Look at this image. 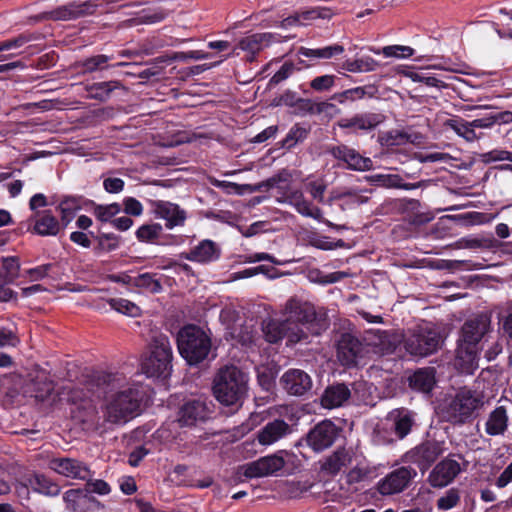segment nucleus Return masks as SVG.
<instances>
[{"label":"nucleus","instance_id":"1","mask_svg":"<svg viewBox=\"0 0 512 512\" xmlns=\"http://www.w3.org/2000/svg\"><path fill=\"white\" fill-rule=\"evenodd\" d=\"M213 394L230 412L237 411L242 405L248 391V376L234 365L219 369L213 380Z\"/></svg>","mask_w":512,"mask_h":512},{"label":"nucleus","instance_id":"2","mask_svg":"<svg viewBox=\"0 0 512 512\" xmlns=\"http://www.w3.org/2000/svg\"><path fill=\"white\" fill-rule=\"evenodd\" d=\"M176 342L179 354L190 366L206 360L212 347L210 336L195 324L183 326L177 333Z\"/></svg>","mask_w":512,"mask_h":512},{"label":"nucleus","instance_id":"3","mask_svg":"<svg viewBox=\"0 0 512 512\" xmlns=\"http://www.w3.org/2000/svg\"><path fill=\"white\" fill-rule=\"evenodd\" d=\"M146 397L144 387L140 384H133L123 390L117 391L107 404V415L109 421L119 423L128 417L138 415L141 403Z\"/></svg>","mask_w":512,"mask_h":512},{"label":"nucleus","instance_id":"4","mask_svg":"<svg viewBox=\"0 0 512 512\" xmlns=\"http://www.w3.org/2000/svg\"><path fill=\"white\" fill-rule=\"evenodd\" d=\"M173 352L166 335L153 338L150 354L141 364L143 373L149 378L166 379L171 375Z\"/></svg>","mask_w":512,"mask_h":512},{"label":"nucleus","instance_id":"5","mask_svg":"<svg viewBox=\"0 0 512 512\" xmlns=\"http://www.w3.org/2000/svg\"><path fill=\"white\" fill-rule=\"evenodd\" d=\"M443 342L440 332L429 324L420 325L404 339V348L412 356L427 357L438 351Z\"/></svg>","mask_w":512,"mask_h":512},{"label":"nucleus","instance_id":"6","mask_svg":"<svg viewBox=\"0 0 512 512\" xmlns=\"http://www.w3.org/2000/svg\"><path fill=\"white\" fill-rule=\"evenodd\" d=\"M481 405V399L471 389H460L444 409L446 420L452 424H463L469 421L473 413Z\"/></svg>","mask_w":512,"mask_h":512},{"label":"nucleus","instance_id":"7","mask_svg":"<svg viewBox=\"0 0 512 512\" xmlns=\"http://www.w3.org/2000/svg\"><path fill=\"white\" fill-rule=\"evenodd\" d=\"M263 333L267 342L275 344L287 339V345H294L308 340V333L295 325L291 320L270 319L263 325Z\"/></svg>","mask_w":512,"mask_h":512},{"label":"nucleus","instance_id":"8","mask_svg":"<svg viewBox=\"0 0 512 512\" xmlns=\"http://www.w3.org/2000/svg\"><path fill=\"white\" fill-rule=\"evenodd\" d=\"M445 442L426 439L405 453L406 462L417 465L422 473L426 472L445 452Z\"/></svg>","mask_w":512,"mask_h":512},{"label":"nucleus","instance_id":"9","mask_svg":"<svg viewBox=\"0 0 512 512\" xmlns=\"http://www.w3.org/2000/svg\"><path fill=\"white\" fill-rule=\"evenodd\" d=\"M341 429L331 420H323L312 427L305 436L308 447L320 453L330 448L339 437Z\"/></svg>","mask_w":512,"mask_h":512},{"label":"nucleus","instance_id":"10","mask_svg":"<svg viewBox=\"0 0 512 512\" xmlns=\"http://www.w3.org/2000/svg\"><path fill=\"white\" fill-rule=\"evenodd\" d=\"M287 309L290 310V317L287 320H291L295 325L303 328L310 335H319L322 330V325L317 319V314L313 306L308 303H299L296 301H290L287 305Z\"/></svg>","mask_w":512,"mask_h":512},{"label":"nucleus","instance_id":"11","mask_svg":"<svg viewBox=\"0 0 512 512\" xmlns=\"http://www.w3.org/2000/svg\"><path fill=\"white\" fill-rule=\"evenodd\" d=\"M283 454L287 455L286 451L280 450L274 454L267 455L243 465V475L246 478H260L273 475L280 471L285 466Z\"/></svg>","mask_w":512,"mask_h":512},{"label":"nucleus","instance_id":"12","mask_svg":"<svg viewBox=\"0 0 512 512\" xmlns=\"http://www.w3.org/2000/svg\"><path fill=\"white\" fill-rule=\"evenodd\" d=\"M279 385L290 396L303 397L313 387L311 376L302 369L290 368L279 379Z\"/></svg>","mask_w":512,"mask_h":512},{"label":"nucleus","instance_id":"13","mask_svg":"<svg viewBox=\"0 0 512 512\" xmlns=\"http://www.w3.org/2000/svg\"><path fill=\"white\" fill-rule=\"evenodd\" d=\"M416 476L417 471L411 466L399 467L378 482V491L382 495L400 493L408 487Z\"/></svg>","mask_w":512,"mask_h":512},{"label":"nucleus","instance_id":"14","mask_svg":"<svg viewBox=\"0 0 512 512\" xmlns=\"http://www.w3.org/2000/svg\"><path fill=\"white\" fill-rule=\"evenodd\" d=\"M212 410L206 400L189 399L178 411L180 426L192 427L211 418Z\"/></svg>","mask_w":512,"mask_h":512},{"label":"nucleus","instance_id":"15","mask_svg":"<svg viewBox=\"0 0 512 512\" xmlns=\"http://www.w3.org/2000/svg\"><path fill=\"white\" fill-rule=\"evenodd\" d=\"M98 5L90 0L84 2L72 1L45 13V18L53 21L76 20L93 15Z\"/></svg>","mask_w":512,"mask_h":512},{"label":"nucleus","instance_id":"16","mask_svg":"<svg viewBox=\"0 0 512 512\" xmlns=\"http://www.w3.org/2000/svg\"><path fill=\"white\" fill-rule=\"evenodd\" d=\"M126 378L119 372L97 371L90 377V390L97 398H106L109 393L115 392L124 387Z\"/></svg>","mask_w":512,"mask_h":512},{"label":"nucleus","instance_id":"17","mask_svg":"<svg viewBox=\"0 0 512 512\" xmlns=\"http://www.w3.org/2000/svg\"><path fill=\"white\" fill-rule=\"evenodd\" d=\"M327 152L338 161L345 164V167L353 171H367L373 166L369 157L362 156L357 150L345 144L328 147Z\"/></svg>","mask_w":512,"mask_h":512},{"label":"nucleus","instance_id":"18","mask_svg":"<svg viewBox=\"0 0 512 512\" xmlns=\"http://www.w3.org/2000/svg\"><path fill=\"white\" fill-rule=\"evenodd\" d=\"M275 34L265 32V33H254L243 37L239 40L237 45L234 47L232 53L228 54L225 59L230 56H238V49L247 53L246 60L249 62H253L256 60V56L266 47H269L271 43L274 41Z\"/></svg>","mask_w":512,"mask_h":512},{"label":"nucleus","instance_id":"19","mask_svg":"<svg viewBox=\"0 0 512 512\" xmlns=\"http://www.w3.org/2000/svg\"><path fill=\"white\" fill-rule=\"evenodd\" d=\"M221 255L222 249L217 242L211 239H203L188 252H182L180 257L191 262L208 265L217 262Z\"/></svg>","mask_w":512,"mask_h":512},{"label":"nucleus","instance_id":"20","mask_svg":"<svg viewBox=\"0 0 512 512\" xmlns=\"http://www.w3.org/2000/svg\"><path fill=\"white\" fill-rule=\"evenodd\" d=\"M461 471L458 461L448 456L433 467L427 481L433 488H444L451 484Z\"/></svg>","mask_w":512,"mask_h":512},{"label":"nucleus","instance_id":"21","mask_svg":"<svg viewBox=\"0 0 512 512\" xmlns=\"http://www.w3.org/2000/svg\"><path fill=\"white\" fill-rule=\"evenodd\" d=\"M50 468L59 475L76 480H87L93 476L89 466L75 458L58 457L50 461Z\"/></svg>","mask_w":512,"mask_h":512},{"label":"nucleus","instance_id":"22","mask_svg":"<svg viewBox=\"0 0 512 512\" xmlns=\"http://www.w3.org/2000/svg\"><path fill=\"white\" fill-rule=\"evenodd\" d=\"M384 114L379 112L357 113L352 117L341 118L337 124L341 129L357 133L359 131L370 132L385 121Z\"/></svg>","mask_w":512,"mask_h":512},{"label":"nucleus","instance_id":"23","mask_svg":"<svg viewBox=\"0 0 512 512\" xmlns=\"http://www.w3.org/2000/svg\"><path fill=\"white\" fill-rule=\"evenodd\" d=\"M363 352L364 345L357 337L349 333L341 335L337 344V357L343 366L349 368L357 366Z\"/></svg>","mask_w":512,"mask_h":512},{"label":"nucleus","instance_id":"24","mask_svg":"<svg viewBox=\"0 0 512 512\" xmlns=\"http://www.w3.org/2000/svg\"><path fill=\"white\" fill-rule=\"evenodd\" d=\"M292 433V427L285 420L276 418L268 421L254 434V442L263 447L275 444Z\"/></svg>","mask_w":512,"mask_h":512},{"label":"nucleus","instance_id":"25","mask_svg":"<svg viewBox=\"0 0 512 512\" xmlns=\"http://www.w3.org/2000/svg\"><path fill=\"white\" fill-rule=\"evenodd\" d=\"M54 388L55 383L50 374L44 369H39L29 373L25 392L38 401H45L53 393Z\"/></svg>","mask_w":512,"mask_h":512},{"label":"nucleus","instance_id":"26","mask_svg":"<svg viewBox=\"0 0 512 512\" xmlns=\"http://www.w3.org/2000/svg\"><path fill=\"white\" fill-rule=\"evenodd\" d=\"M153 213L157 218L166 221L165 226L168 229L184 226L187 219V212L178 204L165 200H155L152 202Z\"/></svg>","mask_w":512,"mask_h":512},{"label":"nucleus","instance_id":"27","mask_svg":"<svg viewBox=\"0 0 512 512\" xmlns=\"http://www.w3.org/2000/svg\"><path fill=\"white\" fill-rule=\"evenodd\" d=\"M489 326L490 321L487 317L476 316L472 319H468L461 327L460 336L457 342L479 347V343L488 332Z\"/></svg>","mask_w":512,"mask_h":512},{"label":"nucleus","instance_id":"28","mask_svg":"<svg viewBox=\"0 0 512 512\" xmlns=\"http://www.w3.org/2000/svg\"><path fill=\"white\" fill-rule=\"evenodd\" d=\"M66 509L71 512H89L102 507L100 501L89 495L85 488L69 489L63 495Z\"/></svg>","mask_w":512,"mask_h":512},{"label":"nucleus","instance_id":"29","mask_svg":"<svg viewBox=\"0 0 512 512\" xmlns=\"http://www.w3.org/2000/svg\"><path fill=\"white\" fill-rule=\"evenodd\" d=\"M64 230L65 226L50 209L37 211L34 225L30 229L33 234L42 237L58 236Z\"/></svg>","mask_w":512,"mask_h":512},{"label":"nucleus","instance_id":"30","mask_svg":"<svg viewBox=\"0 0 512 512\" xmlns=\"http://www.w3.org/2000/svg\"><path fill=\"white\" fill-rule=\"evenodd\" d=\"M480 348L457 342L455 367L464 374H473L478 368Z\"/></svg>","mask_w":512,"mask_h":512},{"label":"nucleus","instance_id":"31","mask_svg":"<svg viewBox=\"0 0 512 512\" xmlns=\"http://www.w3.org/2000/svg\"><path fill=\"white\" fill-rule=\"evenodd\" d=\"M87 201L89 199L81 195H65L60 199L56 206V212L59 213L60 221L65 228L75 218L79 210L82 208L88 209Z\"/></svg>","mask_w":512,"mask_h":512},{"label":"nucleus","instance_id":"32","mask_svg":"<svg viewBox=\"0 0 512 512\" xmlns=\"http://www.w3.org/2000/svg\"><path fill=\"white\" fill-rule=\"evenodd\" d=\"M351 397V390L345 383L328 385L321 397L320 404L323 408L334 409L343 406Z\"/></svg>","mask_w":512,"mask_h":512},{"label":"nucleus","instance_id":"33","mask_svg":"<svg viewBox=\"0 0 512 512\" xmlns=\"http://www.w3.org/2000/svg\"><path fill=\"white\" fill-rule=\"evenodd\" d=\"M24 486L30 487L34 492L55 497L61 492V487L49 477L40 473H32L24 477Z\"/></svg>","mask_w":512,"mask_h":512},{"label":"nucleus","instance_id":"34","mask_svg":"<svg viewBox=\"0 0 512 512\" xmlns=\"http://www.w3.org/2000/svg\"><path fill=\"white\" fill-rule=\"evenodd\" d=\"M435 383V369L433 367L419 368L408 377L409 387L422 393H430Z\"/></svg>","mask_w":512,"mask_h":512},{"label":"nucleus","instance_id":"35","mask_svg":"<svg viewBox=\"0 0 512 512\" xmlns=\"http://www.w3.org/2000/svg\"><path fill=\"white\" fill-rule=\"evenodd\" d=\"M349 461L350 456L345 447H339L332 454L319 461L320 469L324 474L335 476Z\"/></svg>","mask_w":512,"mask_h":512},{"label":"nucleus","instance_id":"36","mask_svg":"<svg viewBox=\"0 0 512 512\" xmlns=\"http://www.w3.org/2000/svg\"><path fill=\"white\" fill-rule=\"evenodd\" d=\"M512 122V111L493 110L480 118L472 120V126L477 129H491L495 125L509 124Z\"/></svg>","mask_w":512,"mask_h":512},{"label":"nucleus","instance_id":"37","mask_svg":"<svg viewBox=\"0 0 512 512\" xmlns=\"http://www.w3.org/2000/svg\"><path fill=\"white\" fill-rule=\"evenodd\" d=\"M416 413L402 408L393 412L394 417V434L399 439H404L412 430L415 425Z\"/></svg>","mask_w":512,"mask_h":512},{"label":"nucleus","instance_id":"38","mask_svg":"<svg viewBox=\"0 0 512 512\" xmlns=\"http://www.w3.org/2000/svg\"><path fill=\"white\" fill-rule=\"evenodd\" d=\"M508 416L504 406L496 407L488 416L485 432L490 436L502 435L507 430Z\"/></svg>","mask_w":512,"mask_h":512},{"label":"nucleus","instance_id":"39","mask_svg":"<svg viewBox=\"0 0 512 512\" xmlns=\"http://www.w3.org/2000/svg\"><path fill=\"white\" fill-rule=\"evenodd\" d=\"M369 198L367 196L361 195L356 191H345V192H337L334 193L329 198V203H337V205L341 208V210L346 209H355L358 206L367 203Z\"/></svg>","mask_w":512,"mask_h":512},{"label":"nucleus","instance_id":"40","mask_svg":"<svg viewBox=\"0 0 512 512\" xmlns=\"http://www.w3.org/2000/svg\"><path fill=\"white\" fill-rule=\"evenodd\" d=\"M122 244V237L115 233L102 232L95 237L93 253L96 256L116 251Z\"/></svg>","mask_w":512,"mask_h":512},{"label":"nucleus","instance_id":"41","mask_svg":"<svg viewBox=\"0 0 512 512\" xmlns=\"http://www.w3.org/2000/svg\"><path fill=\"white\" fill-rule=\"evenodd\" d=\"M311 131V125L308 123H296L288 131L285 138L280 142V146L290 150L297 144L304 142Z\"/></svg>","mask_w":512,"mask_h":512},{"label":"nucleus","instance_id":"42","mask_svg":"<svg viewBox=\"0 0 512 512\" xmlns=\"http://www.w3.org/2000/svg\"><path fill=\"white\" fill-rule=\"evenodd\" d=\"M212 57V54L209 52H205L203 50H190V51H181V52H173L172 54L161 55L154 59L157 64L169 65L174 61H187L188 59L193 60H202L209 59Z\"/></svg>","mask_w":512,"mask_h":512},{"label":"nucleus","instance_id":"43","mask_svg":"<svg viewBox=\"0 0 512 512\" xmlns=\"http://www.w3.org/2000/svg\"><path fill=\"white\" fill-rule=\"evenodd\" d=\"M88 209L92 210L93 215L102 223L114 220V217L122 211V206L117 203H111L107 205L97 204L95 201H87Z\"/></svg>","mask_w":512,"mask_h":512},{"label":"nucleus","instance_id":"44","mask_svg":"<svg viewBox=\"0 0 512 512\" xmlns=\"http://www.w3.org/2000/svg\"><path fill=\"white\" fill-rule=\"evenodd\" d=\"M446 126L452 129L458 136L469 142L479 139L481 136V134H478L472 126V121H467L461 117L448 119L446 121Z\"/></svg>","mask_w":512,"mask_h":512},{"label":"nucleus","instance_id":"45","mask_svg":"<svg viewBox=\"0 0 512 512\" xmlns=\"http://www.w3.org/2000/svg\"><path fill=\"white\" fill-rule=\"evenodd\" d=\"M344 52V47L339 44H333L321 48L300 47L297 51L298 55L310 59H330Z\"/></svg>","mask_w":512,"mask_h":512},{"label":"nucleus","instance_id":"46","mask_svg":"<svg viewBox=\"0 0 512 512\" xmlns=\"http://www.w3.org/2000/svg\"><path fill=\"white\" fill-rule=\"evenodd\" d=\"M377 92V89L374 85H366L362 87H354L342 91L340 93H335L332 96V99L337 101L340 104L345 103L347 100L355 101L364 98L365 96L372 97Z\"/></svg>","mask_w":512,"mask_h":512},{"label":"nucleus","instance_id":"47","mask_svg":"<svg viewBox=\"0 0 512 512\" xmlns=\"http://www.w3.org/2000/svg\"><path fill=\"white\" fill-rule=\"evenodd\" d=\"M380 66V63L371 56H363L358 59H347L342 63V68L351 73L372 72Z\"/></svg>","mask_w":512,"mask_h":512},{"label":"nucleus","instance_id":"48","mask_svg":"<svg viewBox=\"0 0 512 512\" xmlns=\"http://www.w3.org/2000/svg\"><path fill=\"white\" fill-rule=\"evenodd\" d=\"M134 287L151 294H158L163 290L162 283L157 274L145 272L135 276Z\"/></svg>","mask_w":512,"mask_h":512},{"label":"nucleus","instance_id":"49","mask_svg":"<svg viewBox=\"0 0 512 512\" xmlns=\"http://www.w3.org/2000/svg\"><path fill=\"white\" fill-rule=\"evenodd\" d=\"M119 86L120 83L118 81L96 82L88 85L86 90L89 94V98L105 101L110 97L111 92Z\"/></svg>","mask_w":512,"mask_h":512},{"label":"nucleus","instance_id":"50","mask_svg":"<svg viewBox=\"0 0 512 512\" xmlns=\"http://www.w3.org/2000/svg\"><path fill=\"white\" fill-rule=\"evenodd\" d=\"M330 106L332 105L327 102L315 103L311 99L300 97L293 113L298 116L321 114Z\"/></svg>","mask_w":512,"mask_h":512},{"label":"nucleus","instance_id":"51","mask_svg":"<svg viewBox=\"0 0 512 512\" xmlns=\"http://www.w3.org/2000/svg\"><path fill=\"white\" fill-rule=\"evenodd\" d=\"M163 228L159 223L143 224L135 232L139 242L158 244Z\"/></svg>","mask_w":512,"mask_h":512},{"label":"nucleus","instance_id":"52","mask_svg":"<svg viewBox=\"0 0 512 512\" xmlns=\"http://www.w3.org/2000/svg\"><path fill=\"white\" fill-rule=\"evenodd\" d=\"M108 304L114 310L130 317H137L141 314V309L134 302L124 298H111Z\"/></svg>","mask_w":512,"mask_h":512},{"label":"nucleus","instance_id":"53","mask_svg":"<svg viewBox=\"0 0 512 512\" xmlns=\"http://www.w3.org/2000/svg\"><path fill=\"white\" fill-rule=\"evenodd\" d=\"M112 56L99 54L88 57L80 62V67L85 73H92L98 70H103L109 67L108 62L112 59Z\"/></svg>","mask_w":512,"mask_h":512},{"label":"nucleus","instance_id":"54","mask_svg":"<svg viewBox=\"0 0 512 512\" xmlns=\"http://www.w3.org/2000/svg\"><path fill=\"white\" fill-rule=\"evenodd\" d=\"M2 266L4 269V275L2 279L7 280L9 283H13L19 276L20 263L16 256L2 257Z\"/></svg>","mask_w":512,"mask_h":512},{"label":"nucleus","instance_id":"55","mask_svg":"<svg viewBox=\"0 0 512 512\" xmlns=\"http://www.w3.org/2000/svg\"><path fill=\"white\" fill-rule=\"evenodd\" d=\"M380 142L387 147L400 146L411 142V136L403 131L392 130L381 136Z\"/></svg>","mask_w":512,"mask_h":512},{"label":"nucleus","instance_id":"56","mask_svg":"<svg viewBox=\"0 0 512 512\" xmlns=\"http://www.w3.org/2000/svg\"><path fill=\"white\" fill-rule=\"evenodd\" d=\"M299 69L300 68H298V70ZM296 70H297V68L295 67L293 62L285 61L281 65L280 69L270 78V80L268 82V87L269 88L275 87L278 84H280L281 82L287 80L294 74V72Z\"/></svg>","mask_w":512,"mask_h":512},{"label":"nucleus","instance_id":"57","mask_svg":"<svg viewBox=\"0 0 512 512\" xmlns=\"http://www.w3.org/2000/svg\"><path fill=\"white\" fill-rule=\"evenodd\" d=\"M320 17V14L316 10H308L304 11L301 14H295L284 18L279 22V26L281 28H288L292 26H297L300 24V19L303 20H313Z\"/></svg>","mask_w":512,"mask_h":512},{"label":"nucleus","instance_id":"58","mask_svg":"<svg viewBox=\"0 0 512 512\" xmlns=\"http://www.w3.org/2000/svg\"><path fill=\"white\" fill-rule=\"evenodd\" d=\"M463 242L465 243V247L476 249V248H484V249H493L499 246V241L495 239L493 236L483 237V238H464Z\"/></svg>","mask_w":512,"mask_h":512},{"label":"nucleus","instance_id":"59","mask_svg":"<svg viewBox=\"0 0 512 512\" xmlns=\"http://www.w3.org/2000/svg\"><path fill=\"white\" fill-rule=\"evenodd\" d=\"M460 501V493L457 488H450L444 496L437 500V507L440 510H450Z\"/></svg>","mask_w":512,"mask_h":512},{"label":"nucleus","instance_id":"60","mask_svg":"<svg viewBox=\"0 0 512 512\" xmlns=\"http://www.w3.org/2000/svg\"><path fill=\"white\" fill-rule=\"evenodd\" d=\"M84 481L86 482L84 488L87 493H89V495H92V493L98 495H108L111 492L110 485L102 479H92V477H90Z\"/></svg>","mask_w":512,"mask_h":512},{"label":"nucleus","instance_id":"61","mask_svg":"<svg viewBox=\"0 0 512 512\" xmlns=\"http://www.w3.org/2000/svg\"><path fill=\"white\" fill-rule=\"evenodd\" d=\"M414 49L410 46L389 45L382 48L385 57L409 58L414 55Z\"/></svg>","mask_w":512,"mask_h":512},{"label":"nucleus","instance_id":"62","mask_svg":"<svg viewBox=\"0 0 512 512\" xmlns=\"http://www.w3.org/2000/svg\"><path fill=\"white\" fill-rule=\"evenodd\" d=\"M289 199L290 203L294 206V208L299 214L306 217L308 216L312 203L304 198L302 192H292L291 195L289 196Z\"/></svg>","mask_w":512,"mask_h":512},{"label":"nucleus","instance_id":"63","mask_svg":"<svg viewBox=\"0 0 512 512\" xmlns=\"http://www.w3.org/2000/svg\"><path fill=\"white\" fill-rule=\"evenodd\" d=\"M299 99L300 97L295 91L287 89L280 96L273 99L272 106H286L289 108H294Z\"/></svg>","mask_w":512,"mask_h":512},{"label":"nucleus","instance_id":"64","mask_svg":"<svg viewBox=\"0 0 512 512\" xmlns=\"http://www.w3.org/2000/svg\"><path fill=\"white\" fill-rule=\"evenodd\" d=\"M336 79L335 75L326 74L318 76L310 82V87L317 92L328 91L334 86Z\"/></svg>","mask_w":512,"mask_h":512}]
</instances>
